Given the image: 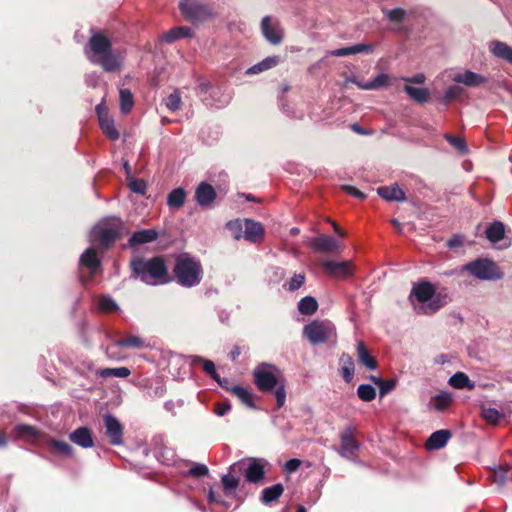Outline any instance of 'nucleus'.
Wrapping results in <instances>:
<instances>
[{
	"mask_svg": "<svg viewBox=\"0 0 512 512\" xmlns=\"http://www.w3.org/2000/svg\"><path fill=\"white\" fill-rule=\"evenodd\" d=\"M410 300L417 314L432 315L451 302L446 289L436 291L428 281L415 284L410 293Z\"/></svg>",
	"mask_w": 512,
	"mask_h": 512,
	"instance_id": "1",
	"label": "nucleus"
},
{
	"mask_svg": "<svg viewBox=\"0 0 512 512\" xmlns=\"http://www.w3.org/2000/svg\"><path fill=\"white\" fill-rule=\"evenodd\" d=\"M253 376L256 387L262 392L274 390L277 407H283L286 401V385L280 369L272 364L261 363L254 369Z\"/></svg>",
	"mask_w": 512,
	"mask_h": 512,
	"instance_id": "2",
	"label": "nucleus"
},
{
	"mask_svg": "<svg viewBox=\"0 0 512 512\" xmlns=\"http://www.w3.org/2000/svg\"><path fill=\"white\" fill-rule=\"evenodd\" d=\"M133 274L148 285H160L169 281L166 263L161 256L151 259L136 258L131 261Z\"/></svg>",
	"mask_w": 512,
	"mask_h": 512,
	"instance_id": "3",
	"label": "nucleus"
},
{
	"mask_svg": "<svg viewBox=\"0 0 512 512\" xmlns=\"http://www.w3.org/2000/svg\"><path fill=\"white\" fill-rule=\"evenodd\" d=\"M92 55L88 54L91 62L100 64L107 72H114L121 66V57L111 50L110 40L103 34H94L89 40Z\"/></svg>",
	"mask_w": 512,
	"mask_h": 512,
	"instance_id": "4",
	"label": "nucleus"
},
{
	"mask_svg": "<svg viewBox=\"0 0 512 512\" xmlns=\"http://www.w3.org/2000/svg\"><path fill=\"white\" fill-rule=\"evenodd\" d=\"M173 272L177 283L183 287L197 286L202 279L200 262L186 253L180 254L176 258Z\"/></svg>",
	"mask_w": 512,
	"mask_h": 512,
	"instance_id": "5",
	"label": "nucleus"
},
{
	"mask_svg": "<svg viewBox=\"0 0 512 512\" xmlns=\"http://www.w3.org/2000/svg\"><path fill=\"white\" fill-rule=\"evenodd\" d=\"M304 336L314 345L336 338V328L329 320H314L303 328Z\"/></svg>",
	"mask_w": 512,
	"mask_h": 512,
	"instance_id": "6",
	"label": "nucleus"
},
{
	"mask_svg": "<svg viewBox=\"0 0 512 512\" xmlns=\"http://www.w3.org/2000/svg\"><path fill=\"white\" fill-rule=\"evenodd\" d=\"M121 225L122 222L119 218H111L108 221L100 223L91 231V242L93 244L98 243L103 247H108L118 238Z\"/></svg>",
	"mask_w": 512,
	"mask_h": 512,
	"instance_id": "7",
	"label": "nucleus"
},
{
	"mask_svg": "<svg viewBox=\"0 0 512 512\" xmlns=\"http://www.w3.org/2000/svg\"><path fill=\"white\" fill-rule=\"evenodd\" d=\"M461 270L469 272L479 280H498L503 276L502 272L493 261L483 258L463 265Z\"/></svg>",
	"mask_w": 512,
	"mask_h": 512,
	"instance_id": "8",
	"label": "nucleus"
},
{
	"mask_svg": "<svg viewBox=\"0 0 512 512\" xmlns=\"http://www.w3.org/2000/svg\"><path fill=\"white\" fill-rule=\"evenodd\" d=\"M265 464L266 462L263 459L249 458L232 464L231 471L244 472L248 482L258 483L264 478Z\"/></svg>",
	"mask_w": 512,
	"mask_h": 512,
	"instance_id": "9",
	"label": "nucleus"
},
{
	"mask_svg": "<svg viewBox=\"0 0 512 512\" xmlns=\"http://www.w3.org/2000/svg\"><path fill=\"white\" fill-rule=\"evenodd\" d=\"M359 448H360V443L354 437L352 428L347 427L340 435V446L334 447V450L341 457H343L347 460H350L354 463L361 464V461L358 459V457L356 455Z\"/></svg>",
	"mask_w": 512,
	"mask_h": 512,
	"instance_id": "10",
	"label": "nucleus"
},
{
	"mask_svg": "<svg viewBox=\"0 0 512 512\" xmlns=\"http://www.w3.org/2000/svg\"><path fill=\"white\" fill-rule=\"evenodd\" d=\"M179 9L191 22L203 21L212 15V10L198 0H183L179 4Z\"/></svg>",
	"mask_w": 512,
	"mask_h": 512,
	"instance_id": "11",
	"label": "nucleus"
},
{
	"mask_svg": "<svg viewBox=\"0 0 512 512\" xmlns=\"http://www.w3.org/2000/svg\"><path fill=\"white\" fill-rule=\"evenodd\" d=\"M263 37L272 45H279L284 38V29L278 19L264 16L260 23Z\"/></svg>",
	"mask_w": 512,
	"mask_h": 512,
	"instance_id": "12",
	"label": "nucleus"
},
{
	"mask_svg": "<svg viewBox=\"0 0 512 512\" xmlns=\"http://www.w3.org/2000/svg\"><path fill=\"white\" fill-rule=\"evenodd\" d=\"M96 113L98 116L99 126L104 135L112 141H116L120 137V133L115 127L114 119L109 115L104 104L96 106Z\"/></svg>",
	"mask_w": 512,
	"mask_h": 512,
	"instance_id": "13",
	"label": "nucleus"
},
{
	"mask_svg": "<svg viewBox=\"0 0 512 512\" xmlns=\"http://www.w3.org/2000/svg\"><path fill=\"white\" fill-rule=\"evenodd\" d=\"M132 348V349H143L149 347L147 341L138 335H128L124 338H121L115 342L114 345L108 346L106 348V355L110 359H117V355L115 353L116 348Z\"/></svg>",
	"mask_w": 512,
	"mask_h": 512,
	"instance_id": "14",
	"label": "nucleus"
},
{
	"mask_svg": "<svg viewBox=\"0 0 512 512\" xmlns=\"http://www.w3.org/2000/svg\"><path fill=\"white\" fill-rule=\"evenodd\" d=\"M322 268L334 278L344 279L352 274L353 268L350 261H323Z\"/></svg>",
	"mask_w": 512,
	"mask_h": 512,
	"instance_id": "15",
	"label": "nucleus"
},
{
	"mask_svg": "<svg viewBox=\"0 0 512 512\" xmlns=\"http://www.w3.org/2000/svg\"><path fill=\"white\" fill-rule=\"evenodd\" d=\"M106 434L112 445H120L123 442V427L118 419L112 415L104 416Z\"/></svg>",
	"mask_w": 512,
	"mask_h": 512,
	"instance_id": "16",
	"label": "nucleus"
},
{
	"mask_svg": "<svg viewBox=\"0 0 512 512\" xmlns=\"http://www.w3.org/2000/svg\"><path fill=\"white\" fill-rule=\"evenodd\" d=\"M454 402V396L449 391H441L440 393L434 395L429 404V410H435L437 412H444L449 409V407Z\"/></svg>",
	"mask_w": 512,
	"mask_h": 512,
	"instance_id": "17",
	"label": "nucleus"
},
{
	"mask_svg": "<svg viewBox=\"0 0 512 512\" xmlns=\"http://www.w3.org/2000/svg\"><path fill=\"white\" fill-rule=\"evenodd\" d=\"M311 247L318 252H334L338 249V242L329 235H320L311 239Z\"/></svg>",
	"mask_w": 512,
	"mask_h": 512,
	"instance_id": "18",
	"label": "nucleus"
},
{
	"mask_svg": "<svg viewBox=\"0 0 512 512\" xmlns=\"http://www.w3.org/2000/svg\"><path fill=\"white\" fill-rule=\"evenodd\" d=\"M452 80L456 83H462L469 87H477L486 82V78L480 74L466 70L452 75Z\"/></svg>",
	"mask_w": 512,
	"mask_h": 512,
	"instance_id": "19",
	"label": "nucleus"
},
{
	"mask_svg": "<svg viewBox=\"0 0 512 512\" xmlns=\"http://www.w3.org/2000/svg\"><path fill=\"white\" fill-rule=\"evenodd\" d=\"M264 228L261 223L251 219H244V238L252 243L262 240Z\"/></svg>",
	"mask_w": 512,
	"mask_h": 512,
	"instance_id": "20",
	"label": "nucleus"
},
{
	"mask_svg": "<svg viewBox=\"0 0 512 512\" xmlns=\"http://www.w3.org/2000/svg\"><path fill=\"white\" fill-rule=\"evenodd\" d=\"M451 436V432L447 429L437 430L429 436L425 443V447L428 450L441 449L447 444Z\"/></svg>",
	"mask_w": 512,
	"mask_h": 512,
	"instance_id": "21",
	"label": "nucleus"
},
{
	"mask_svg": "<svg viewBox=\"0 0 512 512\" xmlns=\"http://www.w3.org/2000/svg\"><path fill=\"white\" fill-rule=\"evenodd\" d=\"M215 197L216 192L214 188L206 182L200 183L196 188L195 198L200 206L210 205L214 201Z\"/></svg>",
	"mask_w": 512,
	"mask_h": 512,
	"instance_id": "22",
	"label": "nucleus"
},
{
	"mask_svg": "<svg viewBox=\"0 0 512 512\" xmlns=\"http://www.w3.org/2000/svg\"><path fill=\"white\" fill-rule=\"evenodd\" d=\"M377 193L386 201L402 202L406 199L404 191L397 184L381 186L377 189Z\"/></svg>",
	"mask_w": 512,
	"mask_h": 512,
	"instance_id": "23",
	"label": "nucleus"
},
{
	"mask_svg": "<svg viewBox=\"0 0 512 512\" xmlns=\"http://www.w3.org/2000/svg\"><path fill=\"white\" fill-rule=\"evenodd\" d=\"M70 440L82 448L93 446V438L87 427H79L70 434Z\"/></svg>",
	"mask_w": 512,
	"mask_h": 512,
	"instance_id": "24",
	"label": "nucleus"
},
{
	"mask_svg": "<svg viewBox=\"0 0 512 512\" xmlns=\"http://www.w3.org/2000/svg\"><path fill=\"white\" fill-rule=\"evenodd\" d=\"M80 266L89 269L91 277L97 272L100 267V260L97 256L96 251L93 248H88L80 257Z\"/></svg>",
	"mask_w": 512,
	"mask_h": 512,
	"instance_id": "25",
	"label": "nucleus"
},
{
	"mask_svg": "<svg viewBox=\"0 0 512 512\" xmlns=\"http://www.w3.org/2000/svg\"><path fill=\"white\" fill-rule=\"evenodd\" d=\"M209 88H210L209 82H207L204 79L198 80V84L196 86V94L206 105L220 108L228 103L229 97H225V99L223 101H221L220 103H215L212 100H210L208 97Z\"/></svg>",
	"mask_w": 512,
	"mask_h": 512,
	"instance_id": "26",
	"label": "nucleus"
},
{
	"mask_svg": "<svg viewBox=\"0 0 512 512\" xmlns=\"http://www.w3.org/2000/svg\"><path fill=\"white\" fill-rule=\"evenodd\" d=\"M158 238V232L155 229H143L134 232L130 239V246L142 245L155 241Z\"/></svg>",
	"mask_w": 512,
	"mask_h": 512,
	"instance_id": "27",
	"label": "nucleus"
},
{
	"mask_svg": "<svg viewBox=\"0 0 512 512\" xmlns=\"http://www.w3.org/2000/svg\"><path fill=\"white\" fill-rule=\"evenodd\" d=\"M373 51V46L370 44L358 43L349 47H343L339 49H335L330 52V54L334 57H344L349 55H354L358 53H369Z\"/></svg>",
	"mask_w": 512,
	"mask_h": 512,
	"instance_id": "28",
	"label": "nucleus"
},
{
	"mask_svg": "<svg viewBox=\"0 0 512 512\" xmlns=\"http://www.w3.org/2000/svg\"><path fill=\"white\" fill-rule=\"evenodd\" d=\"M448 384L455 389H467L473 390L475 388V382L472 381L467 374L464 372H456L453 374L449 380Z\"/></svg>",
	"mask_w": 512,
	"mask_h": 512,
	"instance_id": "29",
	"label": "nucleus"
},
{
	"mask_svg": "<svg viewBox=\"0 0 512 512\" xmlns=\"http://www.w3.org/2000/svg\"><path fill=\"white\" fill-rule=\"evenodd\" d=\"M489 47L495 57L512 64V47L501 41H493Z\"/></svg>",
	"mask_w": 512,
	"mask_h": 512,
	"instance_id": "30",
	"label": "nucleus"
},
{
	"mask_svg": "<svg viewBox=\"0 0 512 512\" xmlns=\"http://www.w3.org/2000/svg\"><path fill=\"white\" fill-rule=\"evenodd\" d=\"M280 62V58L278 56H269L262 61L254 64L250 68L247 69L246 74L248 75H256L260 74L264 71H267L275 66H277Z\"/></svg>",
	"mask_w": 512,
	"mask_h": 512,
	"instance_id": "31",
	"label": "nucleus"
},
{
	"mask_svg": "<svg viewBox=\"0 0 512 512\" xmlns=\"http://www.w3.org/2000/svg\"><path fill=\"white\" fill-rule=\"evenodd\" d=\"M357 354L361 364H363L368 370H375L377 368L376 359L370 355L363 341L357 342Z\"/></svg>",
	"mask_w": 512,
	"mask_h": 512,
	"instance_id": "32",
	"label": "nucleus"
},
{
	"mask_svg": "<svg viewBox=\"0 0 512 512\" xmlns=\"http://www.w3.org/2000/svg\"><path fill=\"white\" fill-rule=\"evenodd\" d=\"M485 234L490 242L497 243L504 238L505 226L501 221H494L487 227Z\"/></svg>",
	"mask_w": 512,
	"mask_h": 512,
	"instance_id": "33",
	"label": "nucleus"
},
{
	"mask_svg": "<svg viewBox=\"0 0 512 512\" xmlns=\"http://www.w3.org/2000/svg\"><path fill=\"white\" fill-rule=\"evenodd\" d=\"M192 31L189 27L179 26L170 29L161 36V40L172 43L176 40L191 36Z\"/></svg>",
	"mask_w": 512,
	"mask_h": 512,
	"instance_id": "34",
	"label": "nucleus"
},
{
	"mask_svg": "<svg viewBox=\"0 0 512 512\" xmlns=\"http://www.w3.org/2000/svg\"><path fill=\"white\" fill-rule=\"evenodd\" d=\"M283 491L284 488L282 484H274L262 491L261 500L264 504H270L271 502L276 501L282 495Z\"/></svg>",
	"mask_w": 512,
	"mask_h": 512,
	"instance_id": "35",
	"label": "nucleus"
},
{
	"mask_svg": "<svg viewBox=\"0 0 512 512\" xmlns=\"http://www.w3.org/2000/svg\"><path fill=\"white\" fill-rule=\"evenodd\" d=\"M341 373L346 382H350L354 376V362L349 354H342L340 357Z\"/></svg>",
	"mask_w": 512,
	"mask_h": 512,
	"instance_id": "36",
	"label": "nucleus"
},
{
	"mask_svg": "<svg viewBox=\"0 0 512 512\" xmlns=\"http://www.w3.org/2000/svg\"><path fill=\"white\" fill-rule=\"evenodd\" d=\"M404 91L417 103H425L429 98V91L426 88H416L411 85H405Z\"/></svg>",
	"mask_w": 512,
	"mask_h": 512,
	"instance_id": "37",
	"label": "nucleus"
},
{
	"mask_svg": "<svg viewBox=\"0 0 512 512\" xmlns=\"http://www.w3.org/2000/svg\"><path fill=\"white\" fill-rule=\"evenodd\" d=\"M241 472L231 471V467L229 468V472L222 476L221 482L223 488L226 493H231L234 491L239 485V474Z\"/></svg>",
	"mask_w": 512,
	"mask_h": 512,
	"instance_id": "38",
	"label": "nucleus"
},
{
	"mask_svg": "<svg viewBox=\"0 0 512 512\" xmlns=\"http://www.w3.org/2000/svg\"><path fill=\"white\" fill-rule=\"evenodd\" d=\"M131 374L127 367L104 368L96 371V375L102 378L117 377L126 378Z\"/></svg>",
	"mask_w": 512,
	"mask_h": 512,
	"instance_id": "39",
	"label": "nucleus"
},
{
	"mask_svg": "<svg viewBox=\"0 0 512 512\" xmlns=\"http://www.w3.org/2000/svg\"><path fill=\"white\" fill-rule=\"evenodd\" d=\"M194 362H200L203 365V370L210 375L220 386L224 387V383L227 382L225 379H221L216 372L215 365L211 360H205L199 356L194 358Z\"/></svg>",
	"mask_w": 512,
	"mask_h": 512,
	"instance_id": "40",
	"label": "nucleus"
},
{
	"mask_svg": "<svg viewBox=\"0 0 512 512\" xmlns=\"http://www.w3.org/2000/svg\"><path fill=\"white\" fill-rule=\"evenodd\" d=\"M186 193L183 188L172 190L167 197V204L172 208H180L185 202Z\"/></svg>",
	"mask_w": 512,
	"mask_h": 512,
	"instance_id": "41",
	"label": "nucleus"
},
{
	"mask_svg": "<svg viewBox=\"0 0 512 512\" xmlns=\"http://www.w3.org/2000/svg\"><path fill=\"white\" fill-rule=\"evenodd\" d=\"M120 97V110L123 114H127L131 111L134 106V99L131 91L129 89H120L119 91Z\"/></svg>",
	"mask_w": 512,
	"mask_h": 512,
	"instance_id": "42",
	"label": "nucleus"
},
{
	"mask_svg": "<svg viewBox=\"0 0 512 512\" xmlns=\"http://www.w3.org/2000/svg\"><path fill=\"white\" fill-rule=\"evenodd\" d=\"M318 303L314 297L306 296L298 303V310L301 314L311 315L316 312Z\"/></svg>",
	"mask_w": 512,
	"mask_h": 512,
	"instance_id": "43",
	"label": "nucleus"
},
{
	"mask_svg": "<svg viewBox=\"0 0 512 512\" xmlns=\"http://www.w3.org/2000/svg\"><path fill=\"white\" fill-rule=\"evenodd\" d=\"M14 433L16 437L34 439L38 436V431L35 427L26 424H19L15 426Z\"/></svg>",
	"mask_w": 512,
	"mask_h": 512,
	"instance_id": "44",
	"label": "nucleus"
},
{
	"mask_svg": "<svg viewBox=\"0 0 512 512\" xmlns=\"http://www.w3.org/2000/svg\"><path fill=\"white\" fill-rule=\"evenodd\" d=\"M231 392L246 406L253 408V396L252 394L245 388L240 386H234L231 388Z\"/></svg>",
	"mask_w": 512,
	"mask_h": 512,
	"instance_id": "45",
	"label": "nucleus"
},
{
	"mask_svg": "<svg viewBox=\"0 0 512 512\" xmlns=\"http://www.w3.org/2000/svg\"><path fill=\"white\" fill-rule=\"evenodd\" d=\"M48 446L51 451L56 452L63 456H69L72 454V447L64 441L52 439L49 441Z\"/></svg>",
	"mask_w": 512,
	"mask_h": 512,
	"instance_id": "46",
	"label": "nucleus"
},
{
	"mask_svg": "<svg viewBox=\"0 0 512 512\" xmlns=\"http://www.w3.org/2000/svg\"><path fill=\"white\" fill-rule=\"evenodd\" d=\"M386 18L393 23H402L407 17L406 10L402 8L394 9H383L382 10Z\"/></svg>",
	"mask_w": 512,
	"mask_h": 512,
	"instance_id": "47",
	"label": "nucleus"
},
{
	"mask_svg": "<svg viewBox=\"0 0 512 512\" xmlns=\"http://www.w3.org/2000/svg\"><path fill=\"white\" fill-rule=\"evenodd\" d=\"M98 309L104 313H113L119 310V306L110 296H101L98 299Z\"/></svg>",
	"mask_w": 512,
	"mask_h": 512,
	"instance_id": "48",
	"label": "nucleus"
},
{
	"mask_svg": "<svg viewBox=\"0 0 512 512\" xmlns=\"http://www.w3.org/2000/svg\"><path fill=\"white\" fill-rule=\"evenodd\" d=\"M156 453L158 461L165 465H171L175 462L176 454L173 449L168 447L160 448Z\"/></svg>",
	"mask_w": 512,
	"mask_h": 512,
	"instance_id": "49",
	"label": "nucleus"
},
{
	"mask_svg": "<svg viewBox=\"0 0 512 512\" xmlns=\"http://www.w3.org/2000/svg\"><path fill=\"white\" fill-rule=\"evenodd\" d=\"M358 397L364 402H371L376 397V391L373 386L369 384H361L357 388Z\"/></svg>",
	"mask_w": 512,
	"mask_h": 512,
	"instance_id": "50",
	"label": "nucleus"
},
{
	"mask_svg": "<svg viewBox=\"0 0 512 512\" xmlns=\"http://www.w3.org/2000/svg\"><path fill=\"white\" fill-rule=\"evenodd\" d=\"M279 107L280 110L290 118L301 119L304 116V113L302 111L297 112L288 102V100L284 97L280 98Z\"/></svg>",
	"mask_w": 512,
	"mask_h": 512,
	"instance_id": "51",
	"label": "nucleus"
},
{
	"mask_svg": "<svg viewBox=\"0 0 512 512\" xmlns=\"http://www.w3.org/2000/svg\"><path fill=\"white\" fill-rule=\"evenodd\" d=\"M390 77L386 73L378 74L374 79L369 81V85L365 86L367 90H378L388 86Z\"/></svg>",
	"mask_w": 512,
	"mask_h": 512,
	"instance_id": "52",
	"label": "nucleus"
},
{
	"mask_svg": "<svg viewBox=\"0 0 512 512\" xmlns=\"http://www.w3.org/2000/svg\"><path fill=\"white\" fill-rule=\"evenodd\" d=\"M227 229L231 232L233 237L237 240L244 238V220H232L227 223Z\"/></svg>",
	"mask_w": 512,
	"mask_h": 512,
	"instance_id": "53",
	"label": "nucleus"
},
{
	"mask_svg": "<svg viewBox=\"0 0 512 512\" xmlns=\"http://www.w3.org/2000/svg\"><path fill=\"white\" fill-rule=\"evenodd\" d=\"M372 380L378 385L380 396L388 394L396 386V381L394 379L382 380L376 377H372Z\"/></svg>",
	"mask_w": 512,
	"mask_h": 512,
	"instance_id": "54",
	"label": "nucleus"
},
{
	"mask_svg": "<svg viewBox=\"0 0 512 512\" xmlns=\"http://www.w3.org/2000/svg\"><path fill=\"white\" fill-rule=\"evenodd\" d=\"M165 105L170 111H177L180 109L181 106V96L178 91H175L171 93L166 99H165Z\"/></svg>",
	"mask_w": 512,
	"mask_h": 512,
	"instance_id": "55",
	"label": "nucleus"
},
{
	"mask_svg": "<svg viewBox=\"0 0 512 512\" xmlns=\"http://www.w3.org/2000/svg\"><path fill=\"white\" fill-rule=\"evenodd\" d=\"M128 180H129L128 186H129V189L132 192L137 193V194H141V195L145 194L146 189H147V185H146V182L143 179H133V178H130Z\"/></svg>",
	"mask_w": 512,
	"mask_h": 512,
	"instance_id": "56",
	"label": "nucleus"
},
{
	"mask_svg": "<svg viewBox=\"0 0 512 512\" xmlns=\"http://www.w3.org/2000/svg\"><path fill=\"white\" fill-rule=\"evenodd\" d=\"M209 469L205 464L194 463L188 471V475L196 478L208 475Z\"/></svg>",
	"mask_w": 512,
	"mask_h": 512,
	"instance_id": "57",
	"label": "nucleus"
},
{
	"mask_svg": "<svg viewBox=\"0 0 512 512\" xmlns=\"http://www.w3.org/2000/svg\"><path fill=\"white\" fill-rule=\"evenodd\" d=\"M305 282V275L303 273L295 274L287 285V290L295 291L299 289Z\"/></svg>",
	"mask_w": 512,
	"mask_h": 512,
	"instance_id": "58",
	"label": "nucleus"
},
{
	"mask_svg": "<svg viewBox=\"0 0 512 512\" xmlns=\"http://www.w3.org/2000/svg\"><path fill=\"white\" fill-rule=\"evenodd\" d=\"M507 469L504 467H498L492 471V481L498 485H503L506 481Z\"/></svg>",
	"mask_w": 512,
	"mask_h": 512,
	"instance_id": "59",
	"label": "nucleus"
},
{
	"mask_svg": "<svg viewBox=\"0 0 512 512\" xmlns=\"http://www.w3.org/2000/svg\"><path fill=\"white\" fill-rule=\"evenodd\" d=\"M483 417L491 423H498L502 414L495 408H486L483 410Z\"/></svg>",
	"mask_w": 512,
	"mask_h": 512,
	"instance_id": "60",
	"label": "nucleus"
},
{
	"mask_svg": "<svg viewBox=\"0 0 512 512\" xmlns=\"http://www.w3.org/2000/svg\"><path fill=\"white\" fill-rule=\"evenodd\" d=\"M446 140L455 147L458 151L464 153L467 151V146L462 138L454 137L451 135H445Z\"/></svg>",
	"mask_w": 512,
	"mask_h": 512,
	"instance_id": "61",
	"label": "nucleus"
},
{
	"mask_svg": "<svg viewBox=\"0 0 512 512\" xmlns=\"http://www.w3.org/2000/svg\"><path fill=\"white\" fill-rule=\"evenodd\" d=\"M461 93V88L458 86H450L444 93V100L446 102L457 98Z\"/></svg>",
	"mask_w": 512,
	"mask_h": 512,
	"instance_id": "62",
	"label": "nucleus"
},
{
	"mask_svg": "<svg viewBox=\"0 0 512 512\" xmlns=\"http://www.w3.org/2000/svg\"><path fill=\"white\" fill-rule=\"evenodd\" d=\"M231 410V405L229 403H217L214 408V413L217 416H224Z\"/></svg>",
	"mask_w": 512,
	"mask_h": 512,
	"instance_id": "63",
	"label": "nucleus"
},
{
	"mask_svg": "<svg viewBox=\"0 0 512 512\" xmlns=\"http://www.w3.org/2000/svg\"><path fill=\"white\" fill-rule=\"evenodd\" d=\"M464 239L461 235H454L451 239L448 240L447 246L451 249L461 247L463 245Z\"/></svg>",
	"mask_w": 512,
	"mask_h": 512,
	"instance_id": "64",
	"label": "nucleus"
}]
</instances>
